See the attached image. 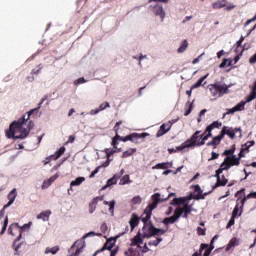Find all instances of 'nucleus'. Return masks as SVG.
I'll list each match as a JSON object with an SVG mask.
<instances>
[{
  "label": "nucleus",
  "mask_w": 256,
  "mask_h": 256,
  "mask_svg": "<svg viewBox=\"0 0 256 256\" xmlns=\"http://www.w3.org/2000/svg\"><path fill=\"white\" fill-rule=\"evenodd\" d=\"M203 136H201V131L197 130L189 139H187L181 146L176 147L177 151H183L189 147H201L205 145L203 142Z\"/></svg>",
  "instance_id": "20e7f679"
},
{
  "label": "nucleus",
  "mask_w": 256,
  "mask_h": 256,
  "mask_svg": "<svg viewBox=\"0 0 256 256\" xmlns=\"http://www.w3.org/2000/svg\"><path fill=\"white\" fill-rule=\"evenodd\" d=\"M99 169H101V166H98V167L89 175V179H93V177H95V175H97V173H99Z\"/></svg>",
  "instance_id": "6e6d98bb"
},
{
  "label": "nucleus",
  "mask_w": 256,
  "mask_h": 256,
  "mask_svg": "<svg viewBox=\"0 0 256 256\" xmlns=\"http://www.w3.org/2000/svg\"><path fill=\"white\" fill-rule=\"evenodd\" d=\"M135 153H137V149L136 148H130V149L123 152L122 159H127V157H131L132 155H135Z\"/></svg>",
  "instance_id": "393cba45"
},
{
  "label": "nucleus",
  "mask_w": 256,
  "mask_h": 256,
  "mask_svg": "<svg viewBox=\"0 0 256 256\" xmlns=\"http://www.w3.org/2000/svg\"><path fill=\"white\" fill-rule=\"evenodd\" d=\"M247 102H240V103H238L235 107H234V109L236 110V111H245V104H246Z\"/></svg>",
  "instance_id": "79ce46f5"
},
{
  "label": "nucleus",
  "mask_w": 256,
  "mask_h": 256,
  "mask_svg": "<svg viewBox=\"0 0 256 256\" xmlns=\"http://www.w3.org/2000/svg\"><path fill=\"white\" fill-rule=\"evenodd\" d=\"M7 225H9V216L5 217L4 224H3L2 230L0 232V235L5 234V231H7Z\"/></svg>",
  "instance_id": "58836bf2"
},
{
  "label": "nucleus",
  "mask_w": 256,
  "mask_h": 256,
  "mask_svg": "<svg viewBox=\"0 0 256 256\" xmlns=\"http://www.w3.org/2000/svg\"><path fill=\"white\" fill-rule=\"evenodd\" d=\"M244 193H245V188H242L241 190L236 192L235 197H238L236 203H239V200L243 199Z\"/></svg>",
  "instance_id": "ea45409f"
},
{
  "label": "nucleus",
  "mask_w": 256,
  "mask_h": 256,
  "mask_svg": "<svg viewBox=\"0 0 256 256\" xmlns=\"http://www.w3.org/2000/svg\"><path fill=\"white\" fill-rule=\"evenodd\" d=\"M145 137H149V133L143 132V133H132L131 134V143H135V145H138V143H141L139 140L144 141Z\"/></svg>",
  "instance_id": "1a4fd4ad"
},
{
  "label": "nucleus",
  "mask_w": 256,
  "mask_h": 256,
  "mask_svg": "<svg viewBox=\"0 0 256 256\" xmlns=\"http://www.w3.org/2000/svg\"><path fill=\"white\" fill-rule=\"evenodd\" d=\"M154 13L157 16H160L161 19H165V10L162 5H157L154 7Z\"/></svg>",
  "instance_id": "6ab92c4d"
},
{
  "label": "nucleus",
  "mask_w": 256,
  "mask_h": 256,
  "mask_svg": "<svg viewBox=\"0 0 256 256\" xmlns=\"http://www.w3.org/2000/svg\"><path fill=\"white\" fill-rule=\"evenodd\" d=\"M223 7H227V0H218L212 3L213 9H223Z\"/></svg>",
  "instance_id": "aec40b11"
},
{
  "label": "nucleus",
  "mask_w": 256,
  "mask_h": 256,
  "mask_svg": "<svg viewBox=\"0 0 256 256\" xmlns=\"http://www.w3.org/2000/svg\"><path fill=\"white\" fill-rule=\"evenodd\" d=\"M121 141H123V143H127V141H131V134H129L125 137H122Z\"/></svg>",
  "instance_id": "69168bd1"
},
{
  "label": "nucleus",
  "mask_w": 256,
  "mask_h": 256,
  "mask_svg": "<svg viewBox=\"0 0 256 256\" xmlns=\"http://www.w3.org/2000/svg\"><path fill=\"white\" fill-rule=\"evenodd\" d=\"M205 249V251H204V254H203V256H209V255H211V249H209V247H207V248H204Z\"/></svg>",
  "instance_id": "774afa93"
},
{
  "label": "nucleus",
  "mask_w": 256,
  "mask_h": 256,
  "mask_svg": "<svg viewBox=\"0 0 256 256\" xmlns=\"http://www.w3.org/2000/svg\"><path fill=\"white\" fill-rule=\"evenodd\" d=\"M132 243L133 245H143V234L138 232V234L132 239Z\"/></svg>",
  "instance_id": "b1692460"
},
{
  "label": "nucleus",
  "mask_w": 256,
  "mask_h": 256,
  "mask_svg": "<svg viewBox=\"0 0 256 256\" xmlns=\"http://www.w3.org/2000/svg\"><path fill=\"white\" fill-rule=\"evenodd\" d=\"M183 215V210L181 207H177L174 210V214L172 215V217L177 221L178 219L181 218V216Z\"/></svg>",
  "instance_id": "7c9ffc66"
},
{
  "label": "nucleus",
  "mask_w": 256,
  "mask_h": 256,
  "mask_svg": "<svg viewBox=\"0 0 256 256\" xmlns=\"http://www.w3.org/2000/svg\"><path fill=\"white\" fill-rule=\"evenodd\" d=\"M83 181H85V177H77L70 183V187H79Z\"/></svg>",
  "instance_id": "c756f323"
},
{
  "label": "nucleus",
  "mask_w": 256,
  "mask_h": 256,
  "mask_svg": "<svg viewBox=\"0 0 256 256\" xmlns=\"http://www.w3.org/2000/svg\"><path fill=\"white\" fill-rule=\"evenodd\" d=\"M65 151H66L65 146H62L54 155H51L50 158L53 159L54 161H57V159H59L61 155L65 153Z\"/></svg>",
  "instance_id": "412c9836"
},
{
  "label": "nucleus",
  "mask_w": 256,
  "mask_h": 256,
  "mask_svg": "<svg viewBox=\"0 0 256 256\" xmlns=\"http://www.w3.org/2000/svg\"><path fill=\"white\" fill-rule=\"evenodd\" d=\"M151 203L145 208L141 221L143 223L142 238L149 239L151 237H159V235H165L167 230L156 228L151 221V215H153L154 209H157V205L161 201V194L155 193L151 196Z\"/></svg>",
  "instance_id": "f257e3e1"
},
{
  "label": "nucleus",
  "mask_w": 256,
  "mask_h": 256,
  "mask_svg": "<svg viewBox=\"0 0 256 256\" xmlns=\"http://www.w3.org/2000/svg\"><path fill=\"white\" fill-rule=\"evenodd\" d=\"M81 83H87V80H85L84 77H81L74 81V85H81Z\"/></svg>",
  "instance_id": "603ef678"
},
{
  "label": "nucleus",
  "mask_w": 256,
  "mask_h": 256,
  "mask_svg": "<svg viewBox=\"0 0 256 256\" xmlns=\"http://www.w3.org/2000/svg\"><path fill=\"white\" fill-rule=\"evenodd\" d=\"M107 223H102L101 226H100V231H102V233H107Z\"/></svg>",
  "instance_id": "bf43d9fd"
},
{
  "label": "nucleus",
  "mask_w": 256,
  "mask_h": 256,
  "mask_svg": "<svg viewBox=\"0 0 256 256\" xmlns=\"http://www.w3.org/2000/svg\"><path fill=\"white\" fill-rule=\"evenodd\" d=\"M29 227H31V222H29L28 224H24L22 227H19V223H14L9 226L8 233L10 235H15V233H13V230L18 231L19 236L17 237L16 241H21V239L23 238V231H25V229H29Z\"/></svg>",
  "instance_id": "423d86ee"
},
{
  "label": "nucleus",
  "mask_w": 256,
  "mask_h": 256,
  "mask_svg": "<svg viewBox=\"0 0 256 256\" xmlns=\"http://www.w3.org/2000/svg\"><path fill=\"white\" fill-rule=\"evenodd\" d=\"M121 125H123V121L116 122L114 126V131L116 135L113 139H115L116 141H121V139H123V137L119 135V127H121Z\"/></svg>",
  "instance_id": "a211bd4d"
},
{
  "label": "nucleus",
  "mask_w": 256,
  "mask_h": 256,
  "mask_svg": "<svg viewBox=\"0 0 256 256\" xmlns=\"http://www.w3.org/2000/svg\"><path fill=\"white\" fill-rule=\"evenodd\" d=\"M109 211H110V213H113V211H115V200L110 201Z\"/></svg>",
  "instance_id": "5fc2aeb1"
},
{
  "label": "nucleus",
  "mask_w": 256,
  "mask_h": 256,
  "mask_svg": "<svg viewBox=\"0 0 256 256\" xmlns=\"http://www.w3.org/2000/svg\"><path fill=\"white\" fill-rule=\"evenodd\" d=\"M235 5L234 4H228L225 8L226 11H233V9H235Z\"/></svg>",
  "instance_id": "338daca9"
},
{
  "label": "nucleus",
  "mask_w": 256,
  "mask_h": 256,
  "mask_svg": "<svg viewBox=\"0 0 256 256\" xmlns=\"http://www.w3.org/2000/svg\"><path fill=\"white\" fill-rule=\"evenodd\" d=\"M58 251H59V246H54V247H52V248L47 247V248L45 249V254L47 255V254L51 253L52 255H56V253H57Z\"/></svg>",
  "instance_id": "72a5a7b5"
},
{
  "label": "nucleus",
  "mask_w": 256,
  "mask_h": 256,
  "mask_svg": "<svg viewBox=\"0 0 256 256\" xmlns=\"http://www.w3.org/2000/svg\"><path fill=\"white\" fill-rule=\"evenodd\" d=\"M117 153V150L114 149H106V157L109 159L112 155H115Z\"/></svg>",
  "instance_id": "de8ad7c7"
},
{
  "label": "nucleus",
  "mask_w": 256,
  "mask_h": 256,
  "mask_svg": "<svg viewBox=\"0 0 256 256\" xmlns=\"http://www.w3.org/2000/svg\"><path fill=\"white\" fill-rule=\"evenodd\" d=\"M119 179H121V175L115 174L112 178L108 179L103 189H107V187H111V185H117V181H119Z\"/></svg>",
  "instance_id": "2eb2a0df"
},
{
  "label": "nucleus",
  "mask_w": 256,
  "mask_h": 256,
  "mask_svg": "<svg viewBox=\"0 0 256 256\" xmlns=\"http://www.w3.org/2000/svg\"><path fill=\"white\" fill-rule=\"evenodd\" d=\"M128 183H131V181L129 179V174H126L120 180V185H127Z\"/></svg>",
  "instance_id": "a19ab883"
},
{
  "label": "nucleus",
  "mask_w": 256,
  "mask_h": 256,
  "mask_svg": "<svg viewBox=\"0 0 256 256\" xmlns=\"http://www.w3.org/2000/svg\"><path fill=\"white\" fill-rule=\"evenodd\" d=\"M224 136L222 134V132H220V134L218 136H215L213 139H212V142L214 143V149H217V145H219L221 143V141H223Z\"/></svg>",
  "instance_id": "bb28decb"
},
{
  "label": "nucleus",
  "mask_w": 256,
  "mask_h": 256,
  "mask_svg": "<svg viewBox=\"0 0 256 256\" xmlns=\"http://www.w3.org/2000/svg\"><path fill=\"white\" fill-rule=\"evenodd\" d=\"M253 145H255V141L251 140L245 143L244 145V151L249 152V149H251V147H253Z\"/></svg>",
  "instance_id": "a18cd8bd"
},
{
  "label": "nucleus",
  "mask_w": 256,
  "mask_h": 256,
  "mask_svg": "<svg viewBox=\"0 0 256 256\" xmlns=\"http://www.w3.org/2000/svg\"><path fill=\"white\" fill-rule=\"evenodd\" d=\"M109 107H111V105H109V102H104V103L100 104L98 110H100V111H105V109H107V108H109Z\"/></svg>",
  "instance_id": "09e8293b"
},
{
  "label": "nucleus",
  "mask_w": 256,
  "mask_h": 256,
  "mask_svg": "<svg viewBox=\"0 0 256 256\" xmlns=\"http://www.w3.org/2000/svg\"><path fill=\"white\" fill-rule=\"evenodd\" d=\"M219 169L216 170V174L214 175V177H216V184L213 186V189H217V187H225V185H227V183H229V180L227 178H225V175L221 176V173L223 172H219Z\"/></svg>",
  "instance_id": "6e6552de"
},
{
  "label": "nucleus",
  "mask_w": 256,
  "mask_h": 256,
  "mask_svg": "<svg viewBox=\"0 0 256 256\" xmlns=\"http://www.w3.org/2000/svg\"><path fill=\"white\" fill-rule=\"evenodd\" d=\"M245 99L244 103H251V101L256 99V94L250 92V95L246 96Z\"/></svg>",
  "instance_id": "49530a36"
},
{
  "label": "nucleus",
  "mask_w": 256,
  "mask_h": 256,
  "mask_svg": "<svg viewBox=\"0 0 256 256\" xmlns=\"http://www.w3.org/2000/svg\"><path fill=\"white\" fill-rule=\"evenodd\" d=\"M235 153V146H233L231 149L225 150L222 155L226 157H233Z\"/></svg>",
  "instance_id": "4c0bfd02"
},
{
  "label": "nucleus",
  "mask_w": 256,
  "mask_h": 256,
  "mask_svg": "<svg viewBox=\"0 0 256 256\" xmlns=\"http://www.w3.org/2000/svg\"><path fill=\"white\" fill-rule=\"evenodd\" d=\"M106 249L108 251H111V249H113V242H111V240H108L101 249L97 250L94 253V256H97L98 253H102V251H105Z\"/></svg>",
  "instance_id": "dca6fc26"
},
{
  "label": "nucleus",
  "mask_w": 256,
  "mask_h": 256,
  "mask_svg": "<svg viewBox=\"0 0 256 256\" xmlns=\"http://www.w3.org/2000/svg\"><path fill=\"white\" fill-rule=\"evenodd\" d=\"M156 169H169V162L158 163L155 166Z\"/></svg>",
  "instance_id": "37998d69"
},
{
  "label": "nucleus",
  "mask_w": 256,
  "mask_h": 256,
  "mask_svg": "<svg viewBox=\"0 0 256 256\" xmlns=\"http://www.w3.org/2000/svg\"><path fill=\"white\" fill-rule=\"evenodd\" d=\"M99 201H103V196H97L91 200V202L89 203V209H88L90 214L95 213L97 209V205L99 204Z\"/></svg>",
  "instance_id": "9b49d317"
},
{
  "label": "nucleus",
  "mask_w": 256,
  "mask_h": 256,
  "mask_svg": "<svg viewBox=\"0 0 256 256\" xmlns=\"http://www.w3.org/2000/svg\"><path fill=\"white\" fill-rule=\"evenodd\" d=\"M27 127H28L27 131H29L30 133L31 130H33L35 127V122H33V120H29Z\"/></svg>",
  "instance_id": "864d4df0"
},
{
  "label": "nucleus",
  "mask_w": 256,
  "mask_h": 256,
  "mask_svg": "<svg viewBox=\"0 0 256 256\" xmlns=\"http://www.w3.org/2000/svg\"><path fill=\"white\" fill-rule=\"evenodd\" d=\"M242 213H243V209H241V211L239 213V202H237L232 211V217L237 219V217H241Z\"/></svg>",
  "instance_id": "c85d7f7f"
},
{
  "label": "nucleus",
  "mask_w": 256,
  "mask_h": 256,
  "mask_svg": "<svg viewBox=\"0 0 256 256\" xmlns=\"http://www.w3.org/2000/svg\"><path fill=\"white\" fill-rule=\"evenodd\" d=\"M229 59L224 58L222 63L220 64V69H225V67H227V63H228Z\"/></svg>",
  "instance_id": "680f3d73"
},
{
  "label": "nucleus",
  "mask_w": 256,
  "mask_h": 256,
  "mask_svg": "<svg viewBox=\"0 0 256 256\" xmlns=\"http://www.w3.org/2000/svg\"><path fill=\"white\" fill-rule=\"evenodd\" d=\"M51 181L50 180H46L43 182V185H42V189H47L48 187H51Z\"/></svg>",
  "instance_id": "052dcab7"
},
{
  "label": "nucleus",
  "mask_w": 256,
  "mask_h": 256,
  "mask_svg": "<svg viewBox=\"0 0 256 256\" xmlns=\"http://www.w3.org/2000/svg\"><path fill=\"white\" fill-rule=\"evenodd\" d=\"M249 195L245 196L244 198L241 199V206H240V209H243V207H245V203L247 202V199H251V198H248Z\"/></svg>",
  "instance_id": "e2e57ef3"
},
{
  "label": "nucleus",
  "mask_w": 256,
  "mask_h": 256,
  "mask_svg": "<svg viewBox=\"0 0 256 256\" xmlns=\"http://www.w3.org/2000/svg\"><path fill=\"white\" fill-rule=\"evenodd\" d=\"M50 215H51V210H47L38 214L37 219H42V221H49Z\"/></svg>",
  "instance_id": "5701e85b"
},
{
  "label": "nucleus",
  "mask_w": 256,
  "mask_h": 256,
  "mask_svg": "<svg viewBox=\"0 0 256 256\" xmlns=\"http://www.w3.org/2000/svg\"><path fill=\"white\" fill-rule=\"evenodd\" d=\"M177 220L173 217V216H170V217H166L163 219L162 223L163 225H173V223H175Z\"/></svg>",
  "instance_id": "2f4dec72"
},
{
  "label": "nucleus",
  "mask_w": 256,
  "mask_h": 256,
  "mask_svg": "<svg viewBox=\"0 0 256 256\" xmlns=\"http://www.w3.org/2000/svg\"><path fill=\"white\" fill-rule=\"evenodd\" d=\"M222 123L218 121H214L212 124L206 127V131H213V129H220L222 127Z\"/></svg>",
  "instance_id": "cd10ccee"
},
{
  "label": "nucleus",
  "mask_w": 256,
  "mask_h": 256,
  "mask_svg": "<svg viewBox=\"0 0 256 256\" xmlns=\"http://www.w3.org/2000/svg\"><path fill=\"white\" fill-rule=\"evenodd\" d=\"M206 231H207V229H205V228H201V227H198L197 228V233H198V235H206Z\"/></svg>",
  "instance_id": "13d9d810"
},
{
  "label": "nucleus",
  "mask_w": 256,
  "mask_h": 256,
  "mask_svg": "<svg viewBox=\"0 0 256 256\" xmlns=\"http://www.w3.org/2000/svg\"><path fill=\"white\" fill-rule=\"evenodd\" d=\"M181 209H182V213H183L182 217L184 219H187L189 217V215H191V211H193V206L189 203H186L183 205V207H181Z\"/></svg>",
  "instance_id": "4468645a"
},
{
  "label": "nucleus",
  "mask_w": 256,
  "mask_h": 256,
  "mask_svg": "<svg viewBox=\"0 0 256 256\" xmlns=\"http://www.w3.org/2000/svg\"><path fill=\"white\" fill-rule=\"evenodd\" d=\"M187 47H189V43L187 40H184L181 46L178 48V53H185V51H187Z\"/></svg>",
  "instance_id": "c9c22d12"
},
{
  "label": "nucleus",
  "mask_w": 256,
  "mask_h": 256,
  "mask_svg": "<svg viewBox=\"0 0 256 256\" xmlns=\"http://www.w3.org/2000/svg\"><path fill=\"white\" fill-rule=\"evenodd\" d=\"M140 219L141 218H139V215H137L136 213H133L131 215V218L129 220V225H130L131 231H133L135 229V227H137V225H139Z\"/></svg>",
  "instance_id": "ddd939ff"
},
{
  "label": "nucleus",
  "mask_w": 256,
  "mask_h": 256,
  "mask_svg": "<svg viewBox=\"0 0 256 256\" xmlns=\"http://www.w3.org/2000/svg\"><path fill=\"white\" fill-rule=\"evenodd\" d=\"M235 217L231 216L227 226H226V229H230V227H233V225H235Z\"/></svg>",
  "instance_id": "8fccbe9b"
},
{
  "label": "nucleus",
  "mask_w": 256,
  "mask_h": 256,
  "mask_svg": "<svg viewBox=\"0 0 256 256\" xmlns=\"http://www.w3.org/2000/svg\"><path fill=\"white\" fill-rule=\"evenodd\" d=\"M83 247L84 246H81V247L77 248L75 253H74V256H79V254L83 253Z\"/></svg>",
  "instance_id": "0e129e2a"
},
{
  "label": "nucleus",
  "mask_w": 256,
  "mask_h": 256,
  "mask_svg": "<svg viewBox=\"0 0 256 256\" xmlns=\"http://www.w3.org/2000/svg\"><path fill=\"white\" fill-rule=\"evenodd\" d=\"M207 77H209V74L200 77L199 80L191 86V89H198V87H201V85H203V81H205Z\"/></svg>",
  "instance_id": "a878e982"
},
{
  "label": "nucleus",
  "mask_w": 256,
  "mask_h": 256,
  "mask_svg": "<svg viewBox=\"0 0 256 256\" xmlns=\"http://www.w3.org/2000/svg\"><path fill=\"white\" fill-rule=\"evenodd\" d=\"M7 198L9 199V202L4 205V209H8V207H11L13 203H15V199H17V189H13L9 192Z\"/></svg>",
  "instance_id": "f8f14e48"
},
{
  "label": "nucleus",
  "mask_w": 256,
  "mask_h": 256,
  "mask_svg": "<svg viewBox=\"0 0 256 256\" xmlns=\"http://www.w3.org/2000/svg\"><path fill=\"white\" fill-rule=\"evenodd\" d=\"M194 191L196 193L194 199H196L197 201H199L200 199H205V196L203 195V190H201V186L195 185Z\"/></svg>",
  "instance_id": "f3484780"
},
{
  "label": "nucleus",
  "mask_w": 256,
  "mask_h": 256,
  "mask_svg": "<svg viewBox=\"0 0 256 256\" xmlns=\"http://www.w3.org/2000/svg\"><path fill=\"white\" fill-rule=\"evenodd\" d=\"M163 241V238L158 236L156 239L154 240H150L148 242V245L151 247V246H154V247H157V245H159V243H161Z\"/></svg>",
  "instance_id": "473e14b6"
},
{
  "label": "nucleus",
  "mask_w": 256,
  "mask_h": 256,
  "mask_svg": "<svg viewBox=\"0 0 256 256\" xmlns=\"http://www.w3.org/2000/svg\"><path fill=\"white\" fill-rule=\"evenodd\" d=\"M45 101H47V96H44L42 99H41V102L38 104V107L34 109V113L39 111V109H41V105H43V103H45Z\"/></svg>",
  "instance_id": "3c124183"
},
{
  "label": "nucleus",
  "mask_w": 256,
  "mask_h": 256,
  "mask_svg": "<svg viewBox=\"0 0 256 256\" xmlns=\"http://www.w3.org/2000/svg\"><path fill=\"white\" fill-rule=\"evenodd\" d=\"M222 136L225 137V135H228L230 139H235V134L240 133V137H241V127L239 128H233V127H229V126H223L222 130H221Z\"/></svg>",
  "instance_id": "0eeeda50"
},
{
  "label": "nucleus",
  "mask_w": 256,
  "mask_h": 256,
  "mask_svg": "<svg viewBox=\"0 0 256 256\" xmlns=\"http://www.w3.org/2000/svg\"><path fill=\"white\" fill-rule=\"evenodd\" d=\"M237 110L234 108L228 109L227 113L223 114V118H225L226 115H233V113H236Z\"/></svg>",
  "instance_id": "4d7b16f0"
},
{
  "label": "nucleus",
  "mask_w": 256,
  "mask_h": 256,
  "mask_svg": "<svg viewBox=\"0 0 256 256\" xmlns=\"http://www.w3.org/2000/svg\"><path fill=\"white\" fill-rule=\"evenodd\" d=\"M202 136V141L205 145V141H207L209 139V137H213V133H211V131H207V129L204 131L203 134H201Z\"/></svg>",
  "instance_id": "e433bc0d"
},
{
  "label": "nucleus",
  "mask_w": 256,
  "mask_h": 256,
  "mask_svg": "<svg viewBox=\"0 0 256 256\" xmlns=\"http://www.w3.org/2000/svg\"><path fill=\"white\" fill-rule=\"evenodd\" d=\"M34 113L35 110H30L22 118L12 122L9 129L5 132L6 137L8 139H26V137H29V130L27 128L23 129V125H27V122L31 119V115Z\"/></svg>",
  "instance_id": "f03ea898"
},
{
  "label": "nucleus",
  "mask_w": 256,
  "mask_h": 256,
  "mask_svg": "<svg viewBox=\"0 0 256 256\" xmlns=\"http://www.w3.org/2000/svg\"><path fill=\"white\" fill-rule=\"evenodd\" d=\"M171 127H173V123L168 122L167 124H162L159 128V130L156 133V137H163L166 133H169L171 131Z\"/></svg>",
  "instance_id": "9d476101"
},
{
  "label": "nucleus",
  "mask_w": 256,
  "mask_h": 256,
  "mask_svg": "<svg viewBox=\"0 0 256 256\" xmlns=\"http://www.w3.org/2000/svg\"><path fill=\"white\" fill-rule=\"evenodd\" d=\"M208 89L212 97H223V95H227V93H229V86H227V84H210L208 85Z\"/></svg>",
  "instance_id": "39448f33"
},
{
  "label": "nucleus",
  "mask_w": 256,
  "mask_h": 256,
  "mask_svg": "<svg viewBox=\"0 0 256 256\" xmlns=\"http://www.w3.org/2000/svg\"><path fill=\"white\" fill-rule=\"evenodd\" d=\"M170 205H185V199H183V198H174L170 202Z\"/></svg>",
  "instance_id": "f704fd0d"
},
{
  "label": "nucleus",
  "mask_w": 256,
  "mask_h": 256,
  "mask_svg": "<svg viewBox=\"0 0 256 256\" xmlns=\"http://www.w3.org/2000/svg\"><path fill=\"white\" fill-rule=\"evenodd\" d=\"M243 151H245V148H243L240 153L238 154V157L235 155L228 156L226 159H224L223 163L220 165L219 173H223V171H229L232 167H238V165H241V158L245 157V154H243Z\"/></svg>",
  "instance_id": "7ed1b4c3"
},
{
  "label": "nucleus",
  "mask_w": 256,
  "mask_h": 256,
  "mask_svg": "<svg viewBox=\"0 0 256 256\" xmlns=\"http://www.w3.org/2000/svg\"><path fill=\"white\" fill-rule=\"evenodd\" d=\"M141 196H135L132 200H131V204L132 205H141Z\"/></svg>",
  "instance_id": "c03bdc74"
},
{
  "label": "nucleus",
  "mask_w": 256,
  "mask_h": 256,
  "mask_svg": "<svg viewBox=\"0 0 256 256\" xmlns=\"http://www.w3.org/2000/svg\"><path fill=\"white\" fill-rule=\"evenodd\" d=\"M239 246V240L237 237H234L230 240V242L228 243L227 247H226V251H230L231 248L233 247H237Z\"/></svg>",
  "instance_id": "4be33fe9"
}]
</instances>
